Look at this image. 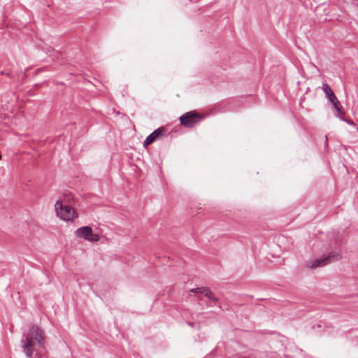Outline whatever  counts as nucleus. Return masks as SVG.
Instances as JSON below:
<instances>
[{"label": "nucleus", "mask_w": 358, "mask_h": 358, "mask_svg": "<svg viewBox=\"0 0 358 358\" xmlns=\"http://www.w3.org/2000/svg\"><path fill=\"white\" fill-rule=\"evenodd\" d=\"M24 339L21 341L24 353L28 358H32L38 348H43L45 342L44 331L38 325H32L24 334Z\"/></svg>", "instance_id": "obj_1"}, {"label": "nucleus", "mask_w": 358, "mask_h": 358, "mask_svg": "<svg viewBox=\"0 0 358 358\" xmlns=\"http://www.w3.org/2000/svg\"><path fill=\"white\" fill-rule=\"evenodd\" d=\"M342 256L340 253L336 252H329L324 255L321 257L312 259L306 263V266L310 268H315L324 266L331 262L340 260Z\"/></svg>", "instance_id": "obj_2"}, {"label": "nucleus", "mask_w": 358, "mask_h": 358, "mask_svg": "<svg viewBox=\"0 0 358 358\" xmlns=\"http://www.w3.org/2000/svg\"><path fill=\"white\" fill-rule=\"evenodd\" d=\"M57 215L62 220L65 221H71L78 217V213L70 206L57 201L55 205Z\"/></svg>", "instance_id": "obj_3"}, {"label": "nucleus", "mask_w": 358, "mask_h": 358, "mask_svg": "<svg viewBox=\"0 0 358 358\" xmlns=\"http://www.w3.org/2000/svg\"><path fill=\"white\" fill-rule=\"evenodd\" d=\"M322 90L324 92L326 97L333 104L335 110H336V112L338 113L337 116L341 120H344V118L342 117V115H343L345 114V112L342 109V106H341L340 101L338 100L337 97L334 94V93L332 91L330 86L326 83H323L322 84Z\"/></svg>", "instance_id": "obj_4"}, {"label": "nucleus", "mask_w": 358, "mask_h": 358, "mask_svg": "<svg viewBox=\"0 0 358 358\" xmlns=\"http://www.w3.org/2000/svg\"><path fill=\"white\" fill-rule=\"evenodd\" d=\"M75 234L78 238H83L90 242H98L100 240V236L94 234L92 229L88 226L78 228L75 231Z\"/></svg>", "instance_id": "obj_5"}, {"label": "nucleus", "mask_w": 358, "mask_h": 358, "mask_svg": "<svg viewBox=\"0 0 358 358\" xmlns=\"http://www.w3.org/2000/svg\"><path fill=\"white\" fill-rule=\"evenodd\" d=\"M203 117L195 112H188L180 117V123L188 127L194 126L202 120Z\"/></svg>", "instance_id": "obj_6"}, {"label": "nucleus", "mask_w": 358, "mask_h": 358, "mask_svg": "<svg viewBox=\"0 0 358 358\" xmlns=\"http://www.w3.org/2000/svg\"><path fill=\"white\" fill-rule=\"evenodd\" d=\"M165 129L162 127L161 128H159L156 130H155L152 134H150V135L151 136H153L154 137V140L155 141L159 138L160 137L163 136L165 134Z\"/></svg>", "instance_id": "obj_7"}, {"label": "nucleus", "mask_w": 358, "mask_h": 358, "mask_svg": "<svg viewBox=\"0 0 358 358\" xmlns=\"http://www.w3.org/2000/svg\"><path fill=\"white\" fill-rule=\"evenodd\" d=\"M204 295L214 302L218 301V299L215 296L214 293L208 287L206 288Z\"/></svg>", "instance_id": "obj_8"}, {"label": "nucleus", "mask_w": 358, "mask_h": 358, "mask_svg": "<svg viewBox=\"0 0 358 358\" xmlns=\"http://www.w3.org/2000/svg\"><path fill=\"white\" fill-rule=\"evenodd\" d=\"M207 287H197L194 289H191L190 292L195 293V294H203L206 292Z\"/></svg>", "instance_id": "obj_9"}, {"label": "nucleus", "mask_w": 358, "mask_h": 358, "mask_svg": "<svg viewBox=\"0 0 358 358\" xmlns=\"http://www.w3.org/2000/svg\"><path fill=\"white\" fill-rule=\"evenodd\" d=\"M153 142H155V140H154V137L153 136H151L150 135H149L146 139L145 140L144 143H143V145L145 147L148 146V145L152 143Z\"/></svg>", "instance_id": "obj_10"}]
</instances>
